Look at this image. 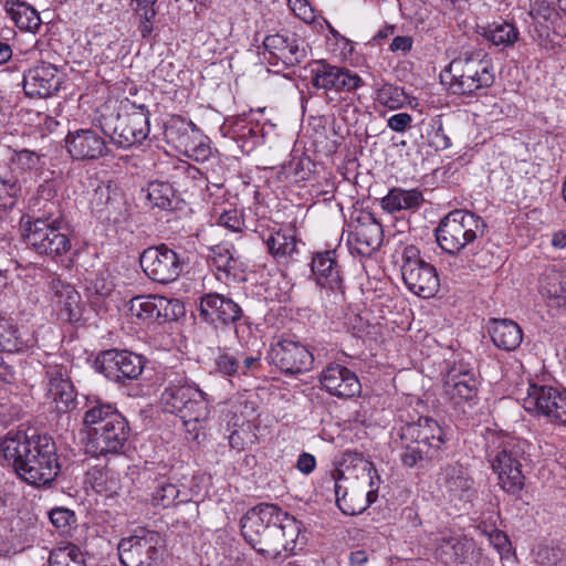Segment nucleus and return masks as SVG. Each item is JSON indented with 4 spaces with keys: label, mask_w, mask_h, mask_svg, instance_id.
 Wrapping results in <instances>:
<instances>
[{
    "label": "nucleus",
    "mask_w": 566,
    "mask_h": 566,
    "mask_svg": "<svg viewBox=\"0 0 566 566\" xmlns=\"http://www.w3.org/2000/svg\"><path fill=\"white\" fill-rule=\"evenodd\" d=\"M432 144L437 149H446L450 146V139L443 134L441 127L434 133Z\"/></svg>",
    "instance_id": "338daca9"
},
{
    "label": "nucleus",
    "mask_w": 566,
    "mask_h": 566,
    "mask_svg": "<svg viewBox=\"0 0 566 566\" xmlns=\"http://www.w3.org/2000/svg\"><path fill=\"white\" fill-rule=\"evenodd\" d=\"M129 426L126 418L120 413L113 416V420L104 424V428H95L90 437V443L98 455L119 454L129 437Z\"/></svg>",
    "instance_id": "4be33fe9"
},
{
    "label": "nucleus",
    "mask_w": 566,
    "mask_h": 566,
    "mask_svg": "<svg viewBox=\"0 0 566 566\" xmlns=\"http://www.w3.org/2000/svg\"><path fill=\"white\" fill-rule=\"evenodd\" d=\"M46 396L59 412H66L75 401L74 387L61 367H52L46 371Z\"/></svg>",
    "instance_id": "c85d7f7f"
},
{
    "label": "nucleus",
    "mask_w": 566,
    "mask_h": 566,
    "mask_svg": "<svg viewBox=\"0 0 566 566\" xmlns=\"http://www.w3.org/2000/svg\"><path fill=\"white\" fill-rule=\"evenodd\" d=\"M485 221L478 214L455 209L444 216L434 230L439 247L449 254L457 255L484 235Z\"/></svg>",
    "instance_id": "6e6552de"
},
{
    "label": "nucleus",
    "mask_w": 566,
    "mask_h": 566,
    "mask_svg": "<svg viewBox=\"0 0 566 566\" xmlns=\"http://www.w3.org/2000/svg\"><path fill=\"white\" fill-rule=\"evenodd\" d=\"M489 542L496 549L503 563H515V554L504 532L493 530L489 533Z\"/></svg>",
    "instance_id": "de8ad7c7"
},
{
    "label": "nucleus",
    "mask_w": 566,
    "mask_h": 566,
    "mask_svg": "<svg viewBox=\"0 0 566 566\" xmlns=\"http://www.w3.org/2000/svg\"><path fill=\"white\" fill-rule=\"evenodd\" d=\"M488 332L494 346L505 352L515 350L523 339L520 325L509 318L489 319Z\"/></svg>",
    "instance_id": "c756f323"
},
{
    "label": "nucleus",
    "mask_w": 566,
    "mask_h": 566,
    "mask_svg": "<svg viewBox=\"0 0 566 566\" xmlns=\"http://www.w3.org/2000/svg\"><path fill=\"white\" fill-rule=\"evenodd\" d=\"M528 441L520 438L507 437L491 451L489 462L497 475L499 485L511 495H518L524 488L525 476L523 465L530 461Z\"/></svg>",
    "instance_id": "0eeeda50"
},
{
    "label": "nucleus",
    "mask_w": 566,
    "mask_h": 566,
    "mask_svg": "<svg viewBox=\"0 0 566 566\" xmlns=\"http://www.w3.org/2000/svg\"><path fill=\"white\" fill-rule=\"evenodd\" d=\"M118 415L120 413L113 405L102 400L92 401L83 417V423L88 430V437L93 436L95 428L103 429L104 424L113 420V416Z\"/></svg>",
    "instance_id": "58836bf2"
},
{
    "label": "nucleus",
    "mask_w": 566,
    "mask_h": 566,
    "mask_svg": "<svg viewBox=\"0 0 566 566\" xmlns=\"http://www.w3.org/2000/svg\"><path fill=\"white\" fill-rule=\"evenodd\" d=\"M168 302L170 304L167 306L166 312H167V314H169V316H161V318L164 321L177 319L181 314H184V306L181 305V303L178 300L168 298Z\"/></svg>",
    "instance_id": "0e129e2a"
},
{
    "label": "nucleus",
    "mask_w": 566,
    "mask_h": 566,
    "mask_svg": "<svg viewBox=\"0 0 566 566\" xmlns=\"http://www.w3.org/2000/svg\"><path fill=\"white\" fill-rule=\"evenodd\" d=\"M199 313L209 324L228 326L243 316L241 306L232 298L220 293H206L200 296Z\"/></svg>",
    "instance_id": "5701e85b"
},
{
    "label": "nucleus",
    "mask_w": 566,
    "mask_h": 566,
    "mask_svg": "<svg viewBox=\"0 0 566 566\" xmlns=\"http://www.w3.org/2000/svg\"><path fill=\"white\" fill-rule=\"evenodd\" d=\"M401 259V276L407 289L423 298L436 295L440 286L437 270L421 258L419 249L405 247Z\"/></svg>",
    "instance_id": "9b49d317"
},
{
    "label": "nucleus",
    "mask_w": 566,
    "mask_h": 566,
    "mask_svg": "<svg viewBox=\"0 0 566 566\" xmlns=\"http://www.w3.org/2000/svg\"><path fill=\"white\" fill-rule=\"evenodd\" d=\"M480 380L474 368L465 361L453 364L447 374L444 390L454 408L463 415L471 413L479 403Z\"/></svg>",
    "instance_id": "f8f14e48"
},
{
    "label": "nucleus",
    "mask_w": 566,
    "mask_h": 566,
    "mask_svg": "<svg viewBox=\"0 0 566 566\" xmlns=\"http://www.w3.org/2000/svg\"><path fill=\"white\" fill-rule=\"evenodd\" d=\"M268 252L277 261L286 260L297 252V241L294 231L276 229L263 238Z\"/></svg>",
    "instance_id": "473e14b6"
},
{
    "label": "nucleus",
    "mask_w": 566,
    "mask_h": 566,
    "mask_svg": "<svg viewBox=\"0 0 566 566\" xmlns=\"http://www.w3.org/2000/svg\"><path fill=\"white\" fill-rule=\"evenodd\" d=\"M17 474L34 486H50L61 471L54 440L48 434L9 431L0 443Z\"/></svg>",
    "instance_id": "f03ea898"
},
{
    "label": "nucleus",
    "mask_w": 566,
    "mask_h": 566,
    "mask_svg": "<svg viewBox=\"0 0 566 566\" xmlns=\"http://www.w3.org/2000/svg\"><path fill=\"white\" fill-rule=\"evenodd\" d=\"M22 348L18 328L0 315V352L15 353Z\"/></svg>",
    "instance_id": "49530a36"
},
{
    "label": "nucleus",
    "mask_w": 566,
    "mask_h": 566,
    "mask_svg": "<svg viewBox=\"0 0 566 566\" xmlns=\"http://www.w3.org/2000/svg\"><path fill=\"white\" fill-rule=\"evenodd\" d=\"M375 98L380 105L389 109H399L407 104L408 95L403 88L387 83L376 91Z\"/></svg>",
    "instance_id": "a18cd8bd"
},
{
    "label": "nucleus",
    "mask_w": 566,
    "mask_h": 566,
    "mask_svg": "<svg viewBox=\"0 0 566 566\" xmlns=\"http://www.w3.org/2000/svg\"><path fill=\"white\" fill-rule=\"evenodd\" d=\"M167 140L182 150L195 161H209L212 155L211 147L200 136V130L192 122H185L180 117L171 120L165 128Z\"/></svg>",
    "instance_id": "dca6fc26"
},
{
    "label": "nucleus",
    "mask_w": 566,
    "mask_h": 566,
    "mask_svg": "<svg viewBox=\"0 0 566 566\" xmlns=\"http://www.w3.org/2000/svg\"><path fill=\"white\" fill-rule=\"evenodd\" d=\"M494 80L492 60L482 50L461 52L441 73V81L458 95H471L489 88Z\"/></svg>",
    "instance_id": "423d86ee"
},
{
    "label": "nucleus",
    "mask_w": 566,
    "mask_h": 566,
    "mask_svg": "<svg viewBox=\"0 0 566 566\" xmlns=\"http://www.w3.org/2000/svg\"><path fill=\"white\" fill-rule=\"evenodd\" d=\"M368 475L370 479L369 486L370 490L365 492L352 490L347 485L348 479L345 478L344 473L340 470H336L331 478V482H333V489L335 493V502L338 509L345 515H357L364 512L367 507H369L374 502H376L378 497V485L374 482L373 474L379 480L377 474V470L374 468L373 463H368Z\"/></svg>",
    "instance_id": "4468645a"
},
{
    "label": "nucleus",
    "mask_w": 566,
    "mask_h": 566,
    "mask_svg": "<svg viewBox=\"0 0 566 566\" xmlns=\"http://www.w3.org/2000/svg\"><path fill=\"white\" fill-rule=\"evenodd\" d=\"M554 13V9L545 0H536L530 8V15L533 19L549 20Z\"/></svg>",
    "instance_id": "bf43d9fd"
},
{
    "label": "nucleus",
    "mask_w": 566,
    "mask_h": 566,
    "mask_svg": "<svg viewBox=\"0 0 566 566\" xmlns=\"http://www.w3.org/2000/svg\"><path fill=\"white\" fill-rule=\"evenodd\" d=\"M422 201V193L416 189L394 188L381 199V207L389 213H396L401 210L418 208Z\"/></svg>",
    "instance_id": "e433bc0d"
},
{
    "label": "nucleus",
    "mask_w": 566,
    "mask_h": 566,
    "mask_svg": "<svg viewBox=\"0 0 566 566\" xmlns=\"http://www.w3.org/2000/svg\"><path fill=\"white\" fill-rule=\"evenodd\" d=\"M51 523L61 531L67 530L76 522L75 513L66 507L56 506L49 512Z\"/></svg>",
    "instance_id": "8fccbe9b"
},
{
    "label": "nucleus",
    "mask_w": 566,
    "mask_h": 566,
    "mask_svg": "<svg viewBox=\"0 0 566 566\" xmlns=\"http://www.w3.org/2000/svg\"><path fill=\"white\" fill-rule=\"evenodd\" d=\"M311 271L318 286L329 291L342 289V270L335 250L314 253L311 262Z\"/></svg>",
    "instance_id": "cd10ccee"
},
{
    "label": "nucleus",
    "mask_w": 566,
    "mask_h": 566,
    "mask_svg": "<svg viewBox=\"0 0 566 566\" xmlns=\"http://www.w3.org/2000/svg\"><path fill=\"white\" fill-rule=\"evenodd\" d=\"M473 264L475 268H486L489 265L493 264V255L489 254V252H482L481 254L476 255L473 260Z\"/></svg>",
    "instance_id": "774afa93"
},
{
    "label": "nucleus",
    "mask_w": 566,
    "mask_h": 566,
    "mask_svg": "<svg viewBox=\"0 0 566 566\" xmlns=\"http://www.w3.org/2000/svg\"><path fill=\"white\" fill-rule=\"evenodd\" d=\"M48 566H86V563L80 547L69 544L50 553Z\"/></svg>",
    "instance_id": "c03bdc74"
},
{
    "label": "nucleus",
    "mask_w": 566,
    "mask_h": 566,
    "mask_svg": "<svg viewBox=\"0 0 566 566\" xmlns=\"http://www.w3.org/2000/svg\"><path fill=\"white\" fill-rule=\"evenodd\" d=\"M524 408L527 412L566 424V389L531 385L524 398Z\"/></svg>",
    "instance_id": "f3484780"
},
{
    "label": "nucleus",
    "mask_w": 566,
    "mask_h": 566,
    "mask_svg": "<svg viewBox=\"0 0 566 566\" xmlns=\"http://www.w3.org/2000/svg\"><path fill=\"white\" fill-rule=\"evenodd\" d=\"M164 410L176 413L188 432L203 428L208 421L214 399L190 380L185 373L167 374V386L160 397Z\"/></svg>",
    "instance_id": "39448f33"
},
{
    "label": "nucleus",
    "mask_w": 566,
    "mask_h": 566,
    "mask_svg": "<svg viewBox=\"0 0 566 566\" xmlns=\"http://www.w3.org/2000/svg\"><path fill=\"white\" fill-rule=\"evenodd\" d=\"M20 193L21 185L14 172L0 167V208H13Z\"/></svg>",
    "instance_id": "a19ab883"
},
{
    "label": "nucleus",
    "mask_w": 566,
    "mask_h": 566,
    "mask_svg": "<svg viewBox=\"0 0 566 566\" xmlns=\"http://www.w3.org/2000/svg\"><path fill=\"white\" fill-rule=\"evenodd\" d=\"M539 292L551 307H563L566 305V276L556 270H548L544 273Z\"/></svg>",
    "instance_id": "72a5a7b5"
},
{
    "label": "nucleus",
    "mask_w": 566,
    "mask_h": 566,
    "mask_svg": "<svg viewBox=\"0 0 566 566\" xmlns=\"http://www.w3.org/2000/svg\"><path fill=\"white\" fill-rule=\"evenodd\" d=\"M311 82L314 87L325 91L335 90L352 92L363 85V80L348 70H344L326 63L325 61L315 62L311 70Z\"/></svg>",
    "instance_id": "393cba45"
},
{
    "label": "nucleus",
    "mask_w": 566,
    "mask_h": 566,
    "mask_svg": "<svg viewBox=\"0 0 566 566\" xmlns=\"http://www.w3.org/2000/svg\"><path fill=\"white\" fill-rule=\"evenodd\" d=\"M212 161H217V168L213 167V163H211V168L206 167L207 180L213 187L221 188L224 181V168L219 164L217 158H212Z\"/></svg>",
    "instance_id": "13d9d810"
},
{
    "label": "nucleus",
    "mask_w": 566,
    "mask_h": 566,
    "mask_svg": "<svg viewBox=\"0 0 566 566\" xmlns=\"http://www.w3.org/2000/svg\"><path fill=\"white\" fill-rule=\"evenodd\" d=\"M289 6L298 18L306 20L308 7L304 0H289Z\"/></svg>",
    "instance_id": "69168bd1"
},
{
    "label": "nucleus",
    "mask_w": 566,
    "mask_h": 566,
    "mask_svg": "<svg viewBox=\"0 0 566 566\" xmlns=\"http://www.w3.org/2000/svg\"><path fill=\"white\" fill-rule=\"evenodd\" d=\"M150 130L149 111L145 104L128 98L120 101L115 124L109 135L120 148H129L147 138Z\"/></svg>",
    "instance_id": "1a4fd4ad"
},
{
    "label": "nucleus",
    "mask_w": 566,
    "mask_h": 566,
    "mask_svg": "<svg viewBox=\"0 0 566 566\" xmlns=\"http://www.w3.org/2000/svg\"><path fill=\"white\" fill-rule=\"evenodd\" d=\"M117 549L124 566H158L164 554L160 535L146 528L123 537Z\"/></svg>",
    "instance_id": "9d476101"
},
{
    "label": "nucleus",
    "mask_w": 566,
    "mask_h": 566,
    "mask_svg": "<svg viewBox=\"0 0 566 566\" xmlns=\"http://www.w3.org/2000/svg\"><path fill=\"white\" fill-rule=\"evenodd\" d=\"M412 48V39L410 36H401L398 35L394 38L391 44H390V51H402V52H409Z\"/></svg>",
    "instance_id": "e2e57ef3"
},
{
    "label": "nucleus",
    "mask_w": 566,
    "mask_h": 566,
    "mask_svg": "<svg viewBox=\"0 0 566 566\" xmlns=\"http://www.w3.org/2000/svg\"><path fill=\"white\" fill-rule=\"evenodd\" d=\"M218 224L232 232H241L244 227L243 212L238 209L224 210L218 218Z\"/></svg>",
    "instance_id": "3c124183"
},
{
    "label": "nucleus",
    "mask_w": 566,
    "mask_h": 566,
    "mask_svg": "<svg viewBox=\"0 0 566 566\" xmlns=\"http://www.w3.org/2000/svg\"><path fill=\"white\" fill-rule=\"evenodd\" d=\"M375 563L374 551L368 548H355L347 555V566H374Z\"/></svg>",
    "instance_id": "864d4df0"
},
{
    "label": "nucleus",
    "mask_w": 566,
    "mask_h": 566,
    "mask_svg": "<svg viewBox=\"0 0 566 566\" xmlns=\"http://www.w3.org/2000/svg\"><path fill=\"white\" fill-rule=\"evenodd\" d=\"M146 192L151 207H156L161 210H169L172 208L175 190L169 182L158 180L151 181L148 184Z\"/></svg>",
    "instance_id": "37998d69"
},
{
    "label": "nucleus",
    "mask_w": 566,
    "mask_h": 566,
    "mask_svg": "<svg viewBox=\"0 0 566 566\" xmlns=\"http://www.w3.org/2000/svg\"><path fill=\"white\" fill-rule=\"evenodd\" d=\"M55 304L61 318L70 323H77L83 316V306L80 293L70 284L54 285Z\"/></svg>",
    "instance_id": "2f4dec72"
},
{
    "label": "nucleus",
    "mask_w": 566,
    "mask_h": 566,
    "mask_svg": "<svg viewBox=\"0 0 566 566\" xmlns=\"http://www.w3.org/2000/svg\"><path fill=\"white\" fill-rule=\"evenodd\" d=\"M316 468V459L313 454L303 452L298 455V459L296 461V469L304 473L310 474L312 473Z\"/></svg>",
    "instance_id": "052dcab7"
},
{
    "label": "nucleus",
    "mask_w": 566,
    "mask_h": 566,
    "mask_svg": "<svg viewBox=\"0 0 566 566\" xmlns=\"http://www.w3.org/2000/svg\"><path fill=\"white\" fill-rule=\"evenodd\" d=\"M114 198L109 185H98L92 195L91 206L94 211L99 214H109V206L113 205Z\"/></svg>",
    "instance_id": "09e8293b"
},
{
    "label": "nucleus",
    "mask_w": 566,
    "mask_h": 566,
    "mask_svg": "<svg viewBox=\"0 0 566 566\" xmlns=\"http://www.w3.org/2000/svg\"><path fill=\"white\" fill-rule=\"evenodd\" d=\"M33 217L20 221V232L25 244L40 255L52 259L71 250L69 227L55 190L50 185H40L30 199Z\"/></svg>",
    "instance_id": "f257e3e1"
},
{
    "label": "nucleus",
    "mask_w": 566,
    "mask_h": 566,
    "mask_svg": "<svg viewBox=\"0 0 566 566\" xmlns=\"http://www.w3.org/2000/svg\"><path fill=\"white\" fill-rule=\"evenodd\" d=\"M412 117L408 113H398L387 119V126L397 133H403L411 127Z\"/></svg>",
    "instance_id": "6e6d98bb"
},
{
    "label": "nucleus",
    "mask_w": 566,
    "mask_h": 566,
    "mask_svg": "<svg viewBox=\"0 0 566 566\" xmlns=\"http://www.w3.org/2000/svg\"><path fill=\"white\" fill-rule=\"evenodd\" d=\"M157 14H145L135 15L137 20V28L143 40H149L153 38L154 20Z\"/></svg>",
    "instance_id": "4d7b16f0"
},
{
    "label": "nucleus",
    "mask_w": 566,
    "mask_h": 566,
    "mask_svg": "<svg viewBox=\"0 0 566 566\" xmlns=\"http://www.w3.org/2000/svg\"><path fill=\"white\" fill-rule=\"evenodd\" d=\"M96 364L107 379L125 384L138 379L145 368V358L129 350L108 349L97 356Z\"/></svg>",
    "instance_id": "2eb2a0df"
},
{
    "label": "nucleus",
    "mask_w": 566,
    "mask_h": 566,
    "mask_svg": "<svg viewBox=\"0 0 566 566\" xmlns=\"http://www.w3.org/2000/svg\"><path fill=\"white\" fill-rule=\"evenodd\" d=\"M188 500L187 494L181 496L180 489L167 480L159 481L151 493V503L155 506L169 507L177 503L188 502Z\"/></svg>",
    "instance_id": "79ce46f5"
},
{
    "label": "nucleus",
    "mask_w": 566,
    "mask_h": 566,
    "mask_svg": "<svg viewBox=\"0 0 566 566\" xmlns=\"http://www.w3.org/2000/svg\"><path fill=\"white\" fill-rule=\"evenodd\" d=\"M264 59L271 65L281 62L284 66L300 64L306 56L303 41L289 31L269 34L263 40Z\"/></svg>",
    "instance_id": "6ab92c4d"
},
{
    "label": "nucleus",
    "mask_w": 566,
    "mask_h": 566,
    "mask_svg": "<svg viewBox=\"0 0 566 566\" xmlns=\"http://www.w3.org/2000/svg\"><path fill=\"white\" fill-rule=\"evenodd\" d=\"M214 368L222 376L234 379L255 376L262 369L261 354L219 349L214 358Z\"/></svg>",
    "instance_id": "b1692460"
},
{
    "label": "nucleus",
    "mask_w": 566,
    "mask_h": 566,
    "mask_svg": "<svg viewBox=\"0 0 566 566\" xmlns=\"http://www.w3.org/2000/svg\"><path fill=\"white\" fill-rule=\"evenodd\" d=\"M270 364L286 375H297L313 368L314 357L307 347L297 340L282 339L271 346Z\"/></svg>",
    "instance_id": "a211bd4d"
},
{
    "label": "nucleus",
    "mask_w": 566,
    "mask_h": 566,
    "mask_svg": "<svg viewBox=\"0 0 566 566\" xmlns=\"http://www.w3.org/2000/svg\"><path fill=\"white\" fill-rule=\"evenodd\" d=\"M6 11L22 31L36 32L41 27L38 11L21 0H7Z\"/></svg>",
    "instance_id": "c9c22d12"
},
{
    "label": "nucleus",
    "mask_w": 566,
    "mask_h": 566,
    "mask_svg": "<svg viewBox=\"0 0 566 566\" xmlns=\"http://www.w3.org/2000/svg\"><path fill=\"white\" fill-rule=\"evenodd\" d=\"M394 444L400 450L399 458L403 467L424 469L442 458L447 439L443 429L434 419L420 417L398 429Z\"/></svg>",
    "instance_id": "20e7f679"
},
{
    "label": "nucleus",
    "mask_w": 566,
    "mask_h": 566,
    "mask_svg": "<svg viewBox=\"0 0 566 566\" xmlns=\"http://www.w3.org/2000/svg\"><path fill=\"white\" fill-rule=\"evenodd\" d=\"M64 142L67 153L75 160L94 161L111 154L104 135L94 128L70 130Z\"/></svg>",
    "instance_id": "aec40b11"
},
{
    "label": "nucleus",
    "mask_w": 566,
    "mask_h": 566,
    "mask_svg": "<svg viewBox=\"0 0 566 566\" xmlns=\"http://www.w3.org/2000/svg\"><path fill=\"white\" fill-rule=\"evenodd\" d=\"M157 0H132L133 12L135 15H142L147 12V14H157L155 9Z\"/></svg>",
    "instance_id": "680f3d73"
},
{
    "label": "nucleus",
    "mask_w": 566,
    "mask_h": 566,
    "mask_svg": "<svg viewBox=\"0 0 566 566\" xmlns=\"http://www.w3.org/2000/svg\"><path fill=\"white\" fill-rule=\"evenodd\" d=\"M382 237L381 224L370 213H366L358 218L357 224L349 232L347 241L358 254L368 256L380 248Z\"/></svg>",
    "instance_id": "a878e982"
},
{
    "label": "nucleus",
    "mask_w": 566,
    "mask_h": 566,
    "mask_svg": "<svg viewBox=\"0 0 566 566\" xmlns=\"http://www.w3.org/2000/svg\"><path fill=\"white\" fill-rule=\"evenodd\" d=\"M170 303L168 298L159 295H139L129 302V312L133 317L144 322L160 319L161 316H169L166 310Z\"/></svg>",
    "instance_id": "7c9ffc66"
},
{
    "label": "nucleus",
    "mask_w": 566,
    "mask_h": 566,
    "mask_svg": "<svg viewBox=\"0 0 566 566\" xmlns=\"http://www.w3.org/2000/svg\"><path fill=\"white\" fill-rule=\"evenodd\" d=\"M319 381L326 391L340 398H352L361 389L357 375L339 364H329L323 369Z\"/></svg>",
    "instance_id": "bb28decb"
},
{
    "label": "nucleus",
    "mask_w": 566,
    "mask_h": 566,
    "mask_svg": "<svg viewBox=\"0 0 566 566\" xmlns=\"http://www.w3.org/2000/svg\"><path fill=\"white\" fill-rule=\"evenodd\" d=\"M87 290L97 296H108L114 290V283L105 273H98L90 281Z\"/></svg>",
    "instance_id": "5fc2aeb1"
},
{
    "label": "nucleus",
    "mask_w": 566,
    "mask_h": 566,
    "mask_svg": "<svg viewBox=\"0 0 566 566\" xmlns=\"http://www.w3.org/2000/svg\"><path fill=\"white\" fill-rule=\"evenodd\" d=\"M443 484L452 497L462 499L472 492L473 480L459 463L448 464L442 469Z\"/></svg>",
    "instance_id": "f704fd0d"
},
{
    "label": "nucleus",
    "mask_w": 566,
    "mask_h": 566,
    "mask_svg": "<svg viewBox=\"0 0 566 566\" xmlns=\"http://www.w3.org/2000/svg\"><path fill=\"white\" fill-rule=\"evenodd\" d=\"M473 545L468 541L457 538L443 539L439 547L441 560L448 566H459L468 563L469 553Z\"/></svg>",
    "instance_id": "ea45409f"
},
{
    "label": "nucleus",
    "mask_w": 566,
    "mask_h": 566,
    "mask_svg": "<svg viewBox=\"0 0 566 566\" xmlns=\"http://www.w3.org/2000/svg\"><path fill=\"white\" fill-rule=\"evenodd\" d=\"M210 259L220 271H230L232 269L233 255L229 248L216 245L211 249Z\"/></svg>",
    "instance_id": "603ef678"
},
{
    "label": "nucleus",
    "mask_w": 566,
    "mask_h": 566,
    "mask_svg": "<svg viewBox=\"0 0 566 566\" xmlns=\"http://www.w3.org/2000/svg\"><path fill=\"white\" fill-rule=\"evenodd\" d=\"M478 33L494 46L507 48L518 40V30L515 25L503 22L478 27Z\"/></svg>",
    "instance_id": "4c0bfd02"
},
{
    "label": "nucleus",
    "mask_w": 566,
    "mask_h": 566,
    "mask_svg": "<svg viewBox=\"0 0 566 566\" xmlns=\"http://www.w3.org/2000/svg\"><path fill=\"white\" fill-rule=\"evenodd\" d=\"M139 263L146 276L159 284L175 282L185 265L181 256L164 243L146 248L140 253Z\"/></svg>",
    "instance_id": "ddd939ff"
},
{
    "label": "nucleus",
    "mask_w": 566,
    "mask_h": 566,
    "mask_svg": "<svg viewBox=\"0 0 566 566\" xmlns=\"http://www.w3.org/2000/svg\"><path fill=\"white\" fill-rule=\"evenodd\" d=\"M23 91L31 98H48L62 85V75L57 67L48 62H40L24 71Z\"/></svg>",
    "instance_id": "412c9836"
},
{
    "label": "nucleus",
    "mask_w": 566,
    "mask_h": 566,
    "mask_svg": "<svg viewBox=\"0 0 566 566\" xmlns=\"http://www.w3.org/2000/svg\"><path fill=\"white\" fill-rule=\"evenodd\" d=\"M241 532L247 543L259 554L276 558L293 552L300 535V522L276 504L261 503L241 518Z\"/></svg>",
    "instance_id": "7ed1b4c3"
}]
</instances>
